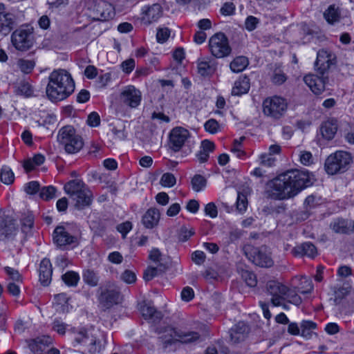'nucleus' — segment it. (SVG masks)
<instances>
[{
	"instance_id": "obj_1",
	"label": "nucleus",
	"mask_w": 354,
	"mask_h": 354,
	"mask_svg": "<svg viewBox=\"0 0 354 354\" xmlns=\"http://www.w3.org/2000/svg\"><path fill=\"white\" fill-rule=\"evenodd\" d=\"M313 184V175L308 170L291 169L269 180L266 185L268 197L274 200H287Z\"/></svg>"
},
{
	"instance_id": "obj_2",
	"label": "nucleus",
	"mask_w": 354,
	"mask_h": 354,
	"mask_svg": "<svg viewBox=\"0 0 354 354\" xmlns=\"http://www.w3.org/2000/svg\"><path fill=\"white\" fill-rule=\"evenodd\" d=\"M74 89L75 82L71 74L66 70H54L50 74L46 93L50 101L57 102L65 100Z\"/></svg>"
},
{
	"instance_id": "obj_3",
	"label": "nucleus",
	"mask_w": 354,
	"mask_h": 354,
	"mask_svg": "<svg viewBox=\"0 0 354 354\" xmlns=\"http://www.w3.org/2000/svg\"><path fill=\"white\" fill-rule=\"evenodd\" d=\"M353 161L351 154L344 151H337L329 155L324 162V169L329 175L346 171Z\"/></svg>"
},
{
	"instance_id": "obj_4",
	"label": "nucleus",
	"mask_w": 354,
	"mask_h": 354,
	"mask_svg": "<svg viewBox=\"0 0 354 354\" xmlns=\"http://www.w3.org/2000/svg\"><path fill=\"white\" fill-rule=\"evenodd\" d=\"M57 141L64 146L68 153H75L84 146L82 138L77 134L75 128L70 125L64 126L59 129Z\"/></svg>"
},
{
	"instance_id": "obj_5",
	"label": "nucleus",
	"mask_w": 354,
	"mask_h": 354,
	"mask_svg": "<svg viewBox=\"0 0 354 354\" xmlns=\"http://www.w3.org/2000/svg\"><path fill=\"white\" fill-rule=\"evenodd\" d=\"M11 42L19 51L28 50L35 43L33 28L28 26H23L15 30L11 35Z\"/></svg>"
},
{
	"instance_id": "obj_6",
	"label": "nucleus",
	"mask_w": 354,
	"mask_h": 354,
	"mask_svg": "<svg viewBox=\"0 0 354 354\" xmlns=\"http://www.w3.org/2000/svg\"><path fill=\"white\" fill-rule=\"evenodd\" d=\"M288 108L286 100L279 96L267 97L263 102V113L272 118L279 119Z\"/></svg>"
},
{
	"instance_id": "obj_7",
	"label": "nucleus",
	"mask_w": 354,
	"mask_h": 354,
	"mask_svg": "<svg viewBox=\"0 0 354 354\" xmlns=\"http://www.w3.org/2000/svg\"><path fill=\"white\" fill-rule=\"evenodd\" d=\"M265 292L270 297V304L273 307H279L281 305V301L286 299L288 292V286L275 280L268 281L265 287Z\"/></svg>"
},
{
	"instance_id": "obj_8",
	"label": "nucleus",
	"mask_w": 354,
	"mask_h": 354,
	"mask_svg": "<svg viewBox=\"0 0 354 354\" xmlns=\"http://www.w3.org/2000/svg\"><path fill=\"white\" fill-rule=\"evenodd\" d=\"M265 292L270 297V304L273 307H279L281 305V301L286 299L288 292V286L275 280L268 281L265 287Z\"/></svg>"
},
{
	"instance_id": "obj_9",
	"label": "nucleus",
	"mask_w": 354,
	"mask_h": 354,
	"mask_svg": "<svg viewBox=\"0 0 354 354\" xmlns=\"http://www.w3.org/2000/svg\"><path fill=\"white\" fill-rule=\"evenodd\" d=\"M209 47L212 55L217 58L227 57L231 52L228 39L222 32L216 33L210 38Z\"/></svg>"
},
{
	"instance_id": "obj_10",
	"label": "nucleus",
	"mask_w": 354,
	"mask_h": 354,
	"mask_svg": "<svg viewBox=\"0 0 354 354\" xmlns=\"http://www.w3.org/2000/svg\"><path fill=\"white\" fill-rule=\"evenodd\" d=\"M245 255L251 262L260 267L270 268L274 263L266 247L254 248L249 246L245 250Z\"/></svg>"
},
{
	"instance_id": "obj_11",
	"label": "nucleus",
	"mask_w": 354,
	"mask_h": 354,
	"mask_svg": "<svg viewBox=\"0 0 354 354\" xmlns=\"http://www.w3.org/2000/svg\"><path fill=\"white\" fill-rule=\"evenodd\" d=\"M53 242L57 247L66 245L75 247L79 245L80 239L77 236L72 235L64 226H57L53 233Z\"/></svg>"
},
{
	"instance_id": "obj_12",
	"label": "nucleus",
	"mask_w": 354,
	"mask_h": 354,
	"mask_svg": "<svg viewBox=\"0 0 354 354\" xmlns=\"http://www.w3.org/2000/svg\"><path fill=\"white\" fill-rule=\"evenodd\" d=\"M17 25L16 15L7 11L6 5L0 3V36H7Z\"/></svg>"
},
{
	"instance_id": "obj_13",
	"label": "nucleus",
	"mask_w": 354,
	"mask_h": 354,
	"mask_svg": "<svg viewBox=\"0 0 354 354\" xmlns=\"http://www.w3.org/2000/svg\"><path fill=\"white\" fill-rule=\"evenodd\" d=\"M91 12L93 19L97 21H106L112 19L115 15V10L112 4L103 0L95 1Z\"/></svg>"
},
{
	"instance_id": "obj_14",
	"label": "nucleus",
	"mask_w": 354,
	"mask_h": 354,
	"mask_svg": "<svg viewBox=\"0 0 354 354\" xmlns=\"http://www.w3.org/2000/svg\"><path fill=\"white\" fill-rule=\"evenodd\" d=\"M97 339L91 333L85 330H80L74 333L73 346L80 345L83 346L89 353H95L97 349Z\"/></svg>"
},
{
	"instance_id": "obj_15",
	"label": "nucleus",
	"mask_w": 354,
	"mask_h": 354,
	"mask_svg": "<svg viewBox=\"0 0 354 354\" xmlns=\"http://www.w3.org/2000/svg\"><path fill=\"white\" fill-rule=\"evenodd\" d=\"M189 136V131L183 127L173 129L169 133V148L174 152L180 151Z\"/></svg>"
},
{
	"instance_id": "obj_16",
	"label": "nucleus",
	"mask_w": 354,
	"mask_h": 354,
	"mask_svg": "<svg viewBox=\"0 0 354 354\" xmlns=\"http://www.w3.org/2000/svg\"><path fill=\"white\" fill-rule=\"evenodd\" d=\"M141 99L140 91L132 85L125 87L120 94L121 101L131 108L137 107L140 104Z\"/></svg>"
},
{
	"instance_id": "obj_17",
	"label": "nucleus",
	"mask_w": 354,
	"mask_h": 354,
	"mask_svg": "<svg viewBox=\"0 0 354 354\" xmlns=\"http://www.w3.org/2000/svg\"><path fill=\"white\" fill-rule=\"evenodd\" d=\"M333 55L324 49L318 51L315 66L320 74L323 75L328 70L333 64Z\"/></svg>"
},
{
	"instance_id": "obj_18",
	"label": "nucleus",
	"mask_w": 354,
	"mask_h": 354,
	"mask_svg": "<svg viewBox=\"0 0 354 354\" xmlns=\"http://www.w3.org/2000/svg\"><path fill=\"white\" fill-rule=\"evenodd\" d=\"M120 294L115 289H105L102 290L99 297V301L106 308H109L120 301Z\"/></svg>"
},
{
	"instance_id": "obj_19",
	"label": "nucleus",
	"mask_w": 354,
	"mask_h": 354,
	"mask_svg": "<svg viewBox=\"0 0 354 354\" xmlns=\"http://www.w3.org/2000/svg\"><path fill=\"white\" fill-rule=\"evenodd\" d=\"M162 13V7L158 3H154L142 9V20L145 24H151L156 21Z\"/></svg>"
},
{
	"instance_id": "obj_20",
	"label": "nucleus",
	"mask_w": 354,
	"mask_h": 354,
	"mask_svg": "<svg viewBox=\"0 0 354 354\" xmlns=\"http://www.w3.org/2000/svg\"><path fill=\"white\" fill-rule=\"evenodd\" d=\"M305 84L315 94H321L325 89V81L316 75L309 74L304 77Z\"/></svg>"
},
{
	"instance_id": "obj_21",
	"label": "nucleus",
	"mask_w": 354,
	"mask_h": 354,
	"mask_svg": "<svg viewBox=\"0 0 354 354\" xmlns=\"http://www.w3.org/2000/svg\"><path fill=\"white\" fill-rule=\"evenodd\" d=\"M292 254L295 257L307 256L314 258L317 254V250L314 244L310 242H305L293 248Z\"/></svg>"
},
{
	"instance_id": "obj_22",
	"label": "nucleus",
	"mask_w": 354,
	"mask_h": 354,
	"mask_svg": "<svg viewBox=\"0 0 354 354\" xmlns=\"http://www.w3.org/2000/svg\"><path fill=\"white\" fill-rule=\"evenodd\" d=\"M53 269L50 261L48 259H44L39 265V276L41 283L47 286L51 281Z\"/></svg>"
},
{
	"instance_id": "obj_23",
	"label": "nucleus",
	"mask_w": 354,
	"mask_h": 354,
	"mask_svg": "<svg viewBox=\"0 0 354 354\" xmlns=\"http://www.w3.org/2000/svg\"><path fill=\"white\" fill-rule=\"evenodd\" d=\"M71 199L74 202L75 208L82 209L91 205L93 201V194L91 190L88 188L80 193H78Z\"/></svg>"
},
{
	"instance_id": "obj_24",
	"label": "nucleus",
	"mask_w": 354,
	"mask_h": 354,
	"mask_svg": "<svg viewBox=\"0 0 354 354\" xmlns=\"http://www.w3.org/2000/svg\"><path fill=\"white\" fill-rule=\"evenodd\" d=\"M51 343L52 338L50 336H41L30 339L28 346L35 354H42L46 347Z\"/></svg>"
},
{
	"instance_id": "obj_25",
	"label": "nucleus",
	"mask_w": 354,
	"mask_h": 354,
	"mask_svg": "<svg viewBox=\"0 0 354 354\" xmlns=\"http://www.w3.org/2000/svg\"><path fill=\"white\" fill-rule=\"evenodd\" d=\"M160 212L157 208H149L143 215L142 222L145 227L151 229L158 225L160 220Z\"/></svg>"
},
{
	"instance_id": "obj_26",
	"label": "nucleus",
	"mask_w": 354,
	"mask_h": 354,
	"mask_svg": "<svg viewBox=\"0 0 354 354\" xmlns=\"http://www.w3.org/2000/svg\"><path fill=\"white\" fill-rule=\"evenodd\" d=\"M337 131V122L336 120L330 119L322 123L320 132L324 138L328 140H332Z\"/></svg>"
},
{
	"instance_id": "obj_27",
	"label": "nucleus",
	"mask_w": 354,
	"mask_h": 354,
	"mask_svg": "<svg viewBox=\"0 0 354 354\" xmlns=\"http://www.w3.org/2000/svg\"><path fill=\"white\" fill-rule=\"evenodd\" d=\"M64 188L65 192L72 198L78 193L88 189V187L82 180L75 179L66 183Z\"/></svg>"
},
{
	"instance_id": "obj_28",
	"label": "nucleus",
	"mask_w": 354,
	"mask_h": 354,
	"mask_svg": "<svg viewBox=\"0 0 354 354\" xmlns=\"http://www.w3.org/2000/svg\"><path fill=\"white\" fill-rule=\"evenodd\" d=\"M17 231L15 220L6 216L0 222V234L5 237H9Z\"/></svg>"
},
{
	"instance_id": "obj_29",
	"label": "nucleus",
	"mask_w": 354,
	"mask_h": 354,
	"mask_svg": "<svg viewBox=\"0 0 354 354\" xmlns=\"http://www.w3.org/2000/svg\"><path fill=\"white\" fill-rule=\"evenodd\" d=\"M169 332L171 333L174 337H178V342L185 344L194 342L200 338V335L194 331L183 332L176 330V329H169Z\"/></svg>"
},
{
	"instance_id": "obj_30",
	"label": "nucleus",
	"mask_w": 354,
	"mask_h": 354,
	"mask_svg": "<svg viewBox=\"0 0 354 354\" xmlns=\"http://www.w3.org/2000/svg\"><path fill=\"white\" fill-rule=\"evenodd\" d=\"M243 322H239L230 330V340L232 344L236 345L243 340Z\"/></svg>"
},
{
	"instance_id": "obj_31",
	"label": "nucleus",
	"mask_w": 354,
	"mask_h": 354,
	"mask_svg": "<svg viewBox=\"0 0 354 354\" xmlns=\"http://www.w3.org/2000/svg\"><path fill=\"white\" fill-rule=\"evenodd\" d=\"M198 73L203 77L212 75L215 71V66L209 61L199 59L198 61Z\"/></svg>"
},
{
	"instance_id": "obj_32",
	"label": "nucleus",
	"mask_w": 354,
	"mask_h": 354,
	"mask_svg": "<svg viewBox=\"0 0 354 354\" xmlns=\"http://www.w3.org/2000/svg\"><path fill=\"white\" fill-rule=\"evenodd\" d=\"M330 227L335 233L348 234L349 232L348 221L343 218H339L333 220L330 223Z\"/></svg>"
},
{
	"instance_id": "obj_33",
	"label": "nucleus",
	"mask_w": 354,
	"mask_h": 354,
	"mask_svg": "<svg viewBox=\"0 0 354 354\" xmlns=\"http://www.w3.org/2000/svg\"><path fill=\"white\" fill-rule=\"evenodd\" d=\"M324 18L329 24H334L340 19V12L338 7L330 5L324 13Z\"/></svg>"
},
{
	"instance_id": "obj_34",
	"label": "nucleus",
	"mask_w": 354,
	"mask_h": 354,
	"mask_svg": "<svg viewBox=\"0 0 354 354\" xmlns=\"http://www.w3.org/2000/svg\"><path fill=\"white\" fill-rule=\"evenodd\" d=\"M317 328V324L310 320H303L300 324L301 335L306 339L311 337L312 331Z\"/></svg>"
},
{
	"instance_id": "obj_35",
	"label": "nucleus",
	"mask_w": 354,
	"mask_h": 354,
	"mask_svg": "<svg viewBox=\"0 0 354 354\" xmlns=\"http://www.w3.org/2000/svg\"><path fill=\"white\" fill-rule=\"evenodd\" d=\"M169 329H174L171 326H165L158 329V333L161 334L160 339L164 342L165 344H171L172 343L178 341V337H174L171 333L169 332Z\"/></svg>"
},
{
	"instance_id": "obj_36",
	"label": "nucleus",
	"mask_w": 354,
	"mask_h": 354,
	"mask_svg": "<svg viewBox=\"0 0 354 354\" xmlns=\"http://www.w3.org/2000/svg\"><path fill=\"white\" fill-rule=\"evenodd\" d=\"M207 179L202 175L196 174L191 180L192 188L194 192H199L205 189Z\"/></svg>"
},
{
	"instance_id": "obj_37",
	"label": "nucleus",
	"mask_w": 354,
	"mask_h": 354,
	"mask_svg": "<svg viewBox=\"0 0 354 354\" xmlns=\"http://www.w3.org/2000/svg\"><path fill=\"white\" fill-rule=\"evenodd\" d=\"M64 282L68 286L71 287L77 286L80 280V276L77 272L74 271H68L62 277Z\"/></svg>"
},
{
	"instance_id": "obj_38",
	"label": "nucleus",
	"mask_w": 354,
	"mask_h": 354,
	"mask_svg": "<svg viewBox=\"0 0 354 354\" xmlns=\"http://www.w3.org/2000/svg\"><path fill=\"white\" fill-rule=\"evenodd\" d=\"M243 136H241L239 140L234 141L231 148V153L233 156L241 160L243 156Z\"/></svg>"
},
{
	"instance_id": "obj_39",
	"label": "nucleus",
	"mask_w": 354,
	"mask_h": 354,
	"mask_svg": "<svg viewBox=\"0 0 354 354\" xmlns=\"http://www.w3.org/2000/svg\"><path fill=\"white\" fill-rule=\"evenodd\" d=\"M297 292H299L297 288L292 290L288 287V292L286 294V301L289 304L299 306L302 302V299L301 297L298 295Z\"/></svg>"
},
{
	"instance_id": "obj_40",
	"label": "nucleus",
	"mask_w": 354,
	"mask_h": 354,
	"mask_svg": "<svg viewBox=\"0 0 354 354\" xmlns=\"http://www.w3.org/2000/svg\"><path fill=\"white\" fill-rule=\"evenodd\" d=\"M17 68L24 73L28 74L33 70L35 63L32 60L19 59L17 62Z\"/></svg>"
},
{
	"instance_id": "obj_41",
	"label": "nucleus",
	"mask_w": 354,
	"mask_h": 354,
	"mask_svg": "<svg viewBox=\"0 0 354 354\" xmlns=\"http://www.w3.org/2000/svg\"><path fill=\"white\" fill-rule=\"evenodd\" d=\"M0 180L6 185H10L14 182L15 175L8 167H3L0 172Z\"/></svg>"
},
{
	"instance_id": "obj_42",
	"label": "nucleus",
	"mask_w": 354,
	"mask_h": 354,
	"mask_svg": "<svg viewBox=\"0 0 354 354\" xmlns=\"http://www.w3.org/2000/svg\"><path fill=\"white\" fill-rule=\"evenodd\" d=\"M84 281L91 286H96L98 283V277L97 274L91 270H86L83 272Z\"/></svg>"
},
{
	"instance_id": "obj_43",
	"label": "nucleus",
	"mask_w": 354,
	"mask_h": 354,
	"mask_svg": "<svg viewBox=\"0 0 354 354\" xmlns=\"http://www.w3.org/2000/svg\"><path fill=\"white\" fill-rule=\"evenodd\" d=\"M56 189L53 186L43 187L39 190V196L46 201H48L55 196Z\"/></svg>"
},
{
	"instance_id": "obj_44",
	"label": "nucleus",
	"mask_w": 354,
	"mask_h": 354,
	"mask_svg": "<svg viewBox=\"0 0 354 354\" xmlns=\"http://www.w3.org/2000/svg\"><path fill=\"white\" fill-rule=\"evenodd\" d=\"M301 284H304L301 288H297V291L303 295L310 293L313 290V285L310 279L302 278Z\"/></svg>"
},
{
	"instance_id": "obj_45",
	"label": "nucleus",
	"mask_w": 354,
	"mask_h": 354,
	"mask_svg": "<svg viewBox=\"0 0 354 354\" xmlns=\"http://www.w3.org/2000/svg\"><path fill=\"white\" fill-rule=\"evenodd\" d=\"M176 178L171 173L164 174L160 178V184L164 187H171L176 184Z\"/></svg>"
},
{
	"instance_id": "obj_46",
	"label": "nucleus",
	"mask_w": 354,
	"mask_h": 354,
	"mask_svg": "<svg viewBox=\"0 0 354 354\" xmlns=\"http://www.w3.org/2000/svg\"><path fill=\"white\" fill-rule=\"evenodd\" d=\"M230 68L234 73H239L243 71V57L239 56L234 58L230 63Z\"/></svg>"
},
{
	"instance_id": "obj_47",
	"label": "nucleus",
	"mask_w": 354,
	"mask_h": 354,
	"mask_svg": "<svg viewBox=\"0 0 354 354\" xmlns=\"http://www.w3.org/2000/svg\"><path fill=\"white\" fill-rule=\"evenodd\" d=\"M321 203V198L317 197L315 195L308 196L304 201V205L306 206V209H310L316 207Z\"/></svg>"
},
{
	"instance_id": "obj_48",
	"label": "nucleus",
	"mask_w": 354,
	"mask_h": 354,
	"mask_svg": "<svg viewBox=\"0 0 354 354\" xmlns=\"http://www.w3.org/2000/svg\"><path fill=\"white\" fill-rule=\"evenodd\" d=\"M34 222V218L33 215L30 213H28L27 214H25L21 218V225H22V230L24 232H26L27 230H29L32 228Z\"/></svg>"
},
{
	"instance_id": "obj_49",
	"label": "nucleus",
	"mask_w": 354,
	"mask_h": 354,
	"mask_svg": "<svg viewBox=\"0 0 354 354\" xmlns=\"http://www.w3.org/2000/svg\"><path fill=\"white\" fill-rule=\"evenodd\" d=\"M194 234V231L192 228L188 229L187 227L183 226L179 230L178 239L180 241L185 242L187 241Z\"/></svg>"
},
{
	"instance_id": "obj_50",
	"label": "nucleus",
	"mask_w": 354,
	"mask_h": 354,
	"mask_svg": "<svg viewBox=\"0 0 354 354\" xmlns=\"http://www.w3.org/2000/svg\"><path fill=\"white\" fill-rule=\"evenodd\" d=\"M142 315L145 317L148 318H160L161 313L158 312L153 307L145 306L142 309Z\"/></svg>"
},
{
	"instance_id": "obj_51",
	"label": "nucleus",
	"mask_w": 354,
	"mask_h": 354,
	"mask_svg": "<svg viewBox=\"0 0 354 354\" xmlns=\"http://www.w3.org/2000/svg\"><path fill=\"white\" fill-rule=\"evenodd\" d=\"M204 127L206 131L214 134L218 132L219 124L216 120L210 119L205 123Z\"/></svg>"
},
{
	"instance_id": "obj_52",
	"label": "nucleus",
	"mask_w": 354,
	"mask_h": 354,
	"mask_svg": "<svg viewBox=\"0 0 354 354\" xmlns=\"http://www.w3.org/2000/svg\"><path fill=\"white\" fill-rule=\"evenodd\" d=\"M287 77L281 70H275L272 77V82L281 85L286 81Z\"/></svg>"
},
{
	"instance_id": "obj_53",
	"label": "nucleus",
	"mask_w": 354,
	"mask_h": 354,
	"mask_svg": "<svg viewBox=\"0 0 354 354\" xmlns=\"http://www.w3.org/2000/svg\"><path fill=\"white\" fill-rule=\"evenodd\" d=\"M299 160L304 165H310L313 162V155L310 151H303L300 152Z\"/></svg>"
},
{
	"instance_id": "obj_54",
	"label": "nucleus",
	"mask_w": 354,
	"mask_h": 354,
	"mask_svg": "<svg viewBox=\"0 0 354 354\" xmlns=\"http://www.w3.org/2000/svg\"><path fill=\"white\" fill-rule=\"evenodd\" d=\"M19 91L26 97H30L33 93L32 86L28 82H21L18 88Z\"/></svg>"
},
{
	"instance_id": "obj_55",
	"label": "nucleus",
	"mask_w": 354,
	"mask_h": 354,
	"mask_svg": "<svg viewBox=\"0 0 354 354\" xmlns=\"http://www.w3.org/2000/svg\"><path fill=\"white\" fill-rule=\"evenodd\" d=\"M170 35V30L167 28H160L157 31L156 38L159 43H164Z\"/></svg>"
},
{
	"instance_id": "obj_56",
	"label": "nucleus",
	"mask_w": 354,
	"mask_h": 354,
	"mask_svg": "<svg viewBox=\"0 0 354 354\" xmlns=\"http://www.w3.org/2000/svg\"><path fill=\"white\" fill-rule=\"evenodd\" d=\"M4 270L10 279L17 282L21 281V275L19 274L18 270L10 267H5Z\"/></svg>"
},
{
	"instance_id": "obj_57",
	"label": "nucleus",
	"mask_w": 354,
	"mask_h": 354,
	"mask_svg": "<svg viewBox=\"0 0 354 354\" xmlns=\"http://www.w3.org/2000/svg\"><path fill=\"white\" fill-rule=\"evenodd\" d=\"M245 282L249 287H255L257 284L256 275L252 272L245 271Z\"/></svg>"
},
{
	"instance_id": "obj_58",
	"label": "nucleus",
	"mask_w": 354,
	"mask_h": 354,
	"mask_svg": "<svg viewBox=\"0 0 354 354\" xmlns=\"http://www.w3.org/2000/svg\"><path fill=\"white\" fill-rule=\"evenodd\" d=\"M25 191L28 194H35L40 190V185L37 181H31L25 186Z\"/></svg>"
},
{
	"instance_id": "obj_59",
	"label": "nucleus",
	"mask_w": 354,
	"mask_h": 354,
	"mask_svg": "<svg viewBox=\"0 0 354 354\" xmlns=\"http://www.w3.org/2000/svg\"><path fill=\"white\" fill-rule=\"evenodd\" d=\"M259 20L253 16H249L245 21V27L249 31L254 30L259 24Z\"/></svg>"
},
{
	"instance_id": "obj_60",
	"label": "nucleus",
	"mask_w": 354,
	"mask_h": 354,
	"mask_svg": "<svg viewBox=\"0 0 354 354\" xmlns=\"http://www.w3.org/2000/svg\"><path fill=\"white\" fill-rule=\"evenodd\" d=\"M205 213L206 215L214 218L218 215V210L216 205L214 203H209L205 207Z\"/></svg>"
},
{
	"instance_id": "obj_61",
	"label": "nucleus",
	"mask_w": 354,
	"mask_h": 354,
	"mask_svg": "<svg viewBox=\"0 0 354 354\" xmlns=\"http://www.w3.org/2000/svg\"><path fill=\"white\" fill-rule=\"evenodd\" d=\"M87 124L91 127H97L100 124V118L97 113H91L87 118Z\"/></svg>"
},
{
	"instance_id": "obj_62",
	"label": "nucleus",
	"mask_w": 354,
	"mask_h": 354,
	"mask_svg": "<svg viewBox=\"0 0 354 354\" xmlns=\"http://www.w3.org/2000/svg\"><path fill=\"white\" fill-rule=\"evenodd\" d=\"M122 279L127 283H133L136 280V274L129 270H125L121 275Z\"/></svg>"
},
{
	"instance_id": "obj_63",
	"label": "nucleus",
	"mask_w": 354,
	"mask_h": 354,
	"mask_svg": "<svg viewBox=\"0 0 354 354\" xmlns=\"http://www.w3.org/2000/svg\"><path fill=\"white\" fill-rule=\"evenodd\" d=\"M243 93V82L239 80L234 82V85L232 89V96H241Z\"/></svg>"
},
{
	"instance_id": "obj_64",
	"label": "nucleus",
	"mask_w": 354,
	"mask_h": 354,
	"mask_svg": "<svg viewBox=\"0 0 354 354\" xmlns=\"http://www.w3.org/2000/svg\"><path fill=\"white\" fill-rule=\"evenodd\" d=\"M135 67V61L133 59H129L122 62L121 68L126 73H130Z\"/></svg>"
}]
</instances>
